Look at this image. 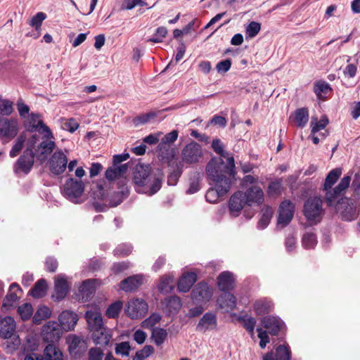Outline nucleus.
<instances>
[{"instance_id": "obj_1", "label": "nucleus", "mask_w": 360, "mask_h": 360, "mask_svg": "<svg viewBox=\"0 0 360 360\" xmlns=\"http://www.w3.org/2000/svg\"><path fill=\"white\" fill-rule=\"evenodd\" d=\"M229 164L228 167L225 166L221 158H212L207 163L206 174L214 185L205 194L207 202H217L220 198L229 191L231 184L236 180L235 161L230 158Z\"/></svg>"}, {"instance_id": "obj_2", "label": "nucleus", "mask_w": 360, "mask_h": 360, "mask_svg": "<svg viewBox=\"0 0 360 360\" xmlns=\"http://www.w3.org/2000/svg\"><path fill=\"white\" fill-rule=\"evenodd\" d=\"M129 158L128 153L115 155L112 158V166L110 167L105 171V178L110 184L116 183L118 191L114 193L116 200H110V203L112 206L115 207L120 204L123 200L129 195V189L127 186L128 180L127 179V174L129 170L128 163L121 164Z\"/></svg>"}, {"instance_id": "obj_3", "label": "nucleus", "mask_w": 360, "mask_h": 360, "mask_svg": "<svg viewBox=\"0 0 360 360\" xmlns=\"http://www.w3.org/2000/svg\"><path fill=\"white\" fill-rule=\"evenodd\" d=\"M163 174L154 172L148 165L138 163L133 170V182L137 192L152 195L162 186Z\"/></svg>"}, {"instance_id": "obj_4", "label": "nucleus", "mask_w": 360, "mask_h": 360, "mask_svg": "<svg viewBox=\"0 0 360 360\" xmlns=\"http://www.w3.org/2000/svg\"><path fill=\"white\" fill-rule=\"evenodd\" d=\"M44 340L50 342L44 349L46 360H63L62 352L55 347L54 342L60 338V331L56 323H49L43 328Z\"/></svg>"}, {"instance_id": "obj_5", "label": "nucleus", "mask_w": 360, "mask_h": 360, "mask_svg": "<svg viewBox=\"0 0 360 360\" xmlns=\"http://www.w3.org/2000/svg\"><path fill=\"white\" fill-rule=\"evenodd\" d=\"M303 212L311 224L319 223L324 214L322 199L317 196L309 198L304 202Z\"/></svg>"}, {"instance_id": "obj_6", "label": "nucleus", "mask_w": 360, "mask_h": 360, "mask_svg": "<svg viewBox=\"0 0 360 360\" xmlns=\"http://www.w3.org/2000/svg\"><path fill=\"white\" fill-rule=\"evenodd\" d=\"M333 207H335V211L340 214L342 219L345 221H352L355 219L359 210L354 200L349 198H341Z\"/></svg>"}, {"instance_id": "obj_7", "label": "nucleus", "mask_w": 360, "mask_h": 360, "mask_svg": "<svg viewBox=\"0 0 360 360\" xmlns=\"http://www.w3.org/2000/svg\"><path fill=\"white\" fill-rule=\"evenodd\" d=\"M203 153L200 144L191 141L186 144L181 150V156L183 162L195 164L200 162L202 158Z\"/></svg>"}, {"instance_id": "obj_8", "label": "nucleus", "mask_w": 360, "mask_h": 360, "mask_svg": "<svg viewBox=\"0 0 360 360\" xmlns=\"http://www.w3.org/2000/svg\"><path fill=\"white\" fill-rule=\"evenodd\" d=\"M84 185L80 180L73 178L68 179L63 186L65 196L73 202H77L79 198L84 193Z\"/></svg>"}, {"instance_id": "obj_9", "label": "nucleus", "mask_w": 360, "mask_h": 360, "mask_svg": "<svg viewBox=\"0 0 360 360\" xmlns=\"http://www.w3.org/2000/svg\"><path fill=\"white\" fill-rule=\"evenodd\" d=\"M48 164L49 170L52 174L60 175L67 168L68 158L63 150L59 149L52 154Z\"/></svg>"}, {"instance_id": "obj_10", "label": "nucleus", "mask_w": 360, "mask_h": 360, "mask_svg": "<svg viewBox=\"0 0 360 360\" xmlns=\"http://www.w3.org/2000/svg\"><path fill=\"white\" fill-rule=\"evenodd\" d=\"M148 311V304L142 299H133L128 302L126 313L132 319L143 317Z\"/></svg>"}, {"instance_id": "obj_11", "label": "nucleus", "mask_w": 360, "mask_h": 360, "mask_svg": "<svg viewBox=\"0 0 360 360\" xmlns=\"http://www.w3.org/2000/svg\"><path fill=\"white\" fill-rule=\"evenodd\" d=\"M34 153L32 149L27 148L23 154L18 159L14 165V172L16 174L23 172L28 174L34 164Z\"/></svg>"}, {"instance_id": "obj_12", "label": "nucleus", "mask_w": 360, "mask_h": 360, "mask_svg": "<svg viewBox=\"0 0 360 360\" xmlns=\"http://www.w3.org/2000/svg\"><path fill=\"white\" fill-rule=\"evenodd\" d=\"M351 179V175L345 176L338 185L333 188V191H328L326 193L325 200L328 207L333 206L335 201L340 193L349 187Z\"/></svg>"}, {"instance_id": "obj_13", "label": "nucleus", "mask_w": 360, "mask_h": 360, "mask_svg": "<svg viewBox=\"0 0 360 360\" xmlns=\"http://www.w3.org/2000/svg\"><path fill=\"white\" fill-rule=\"evenodd\" d=\"M294 214V205L289 200H284L281 202L278 216V224L282 227L288 225L292 220Z\"/></svg>"}, {"instance_id": "obj_14", "label": "nucleus", "mask_w": 360, "mask_h": 360, "mask_svg": "<svg viewBox=\"0 0 360 360\" xmlns=\"http://www.w3.org/2000/svg\"><path fill=\"white\" fill-rule=\"evenodd\" d=\"M191 296L197 302H206L211 299L212 290L206 283L200 282L192 290Z\"/></svg>"}, {"instance_id": "obj_15", "label": "nucleus", "mask_w": 360, "mask_h": 360, "mask_svg": "<svg viewBox=\"0 0 360 360\" xmlns=\"http://www.w3.org/2000/svg\"><path fill=\"white\" fill-rule=\"evenodd\" d=\"M18 133V123L15 120L0 116V136L9 139L14 138Z\"/></svg>"}, {"instance_id": "obj_16", "label": "nucleus", "mask_w": 360, "mask_h": 360, "mask_svg": "<svg viewBox=\"0 0 360 360\" xmlns=\"http://www.w3.org/2000/svg\"><path fill=\"white\" fill-rule=\"evenodd\" d=\"M245 194L242 191L236 192L229 200V211L232 216L237 217L244 206L247 204Z\"/></svg>"}, {"instance_id": "obj_17", "label": "nucleus", "mask_w": 360, "mask_h": 360, "mask_svg": "<svg viewBox=\"0 0 360 360\" xmlns=\"http://www.w3.org/2000/svg\"><path fill=\"white\" fill-rule=\"evenodd\" d=\"M58 321L62 328L65 331H69L74 329L77 323L78 317L72 311L65 310L59 315Z\"/></svg>"}, {"instance_id": "obj_18", "label": "nucleus", "mask_w": 360, "mask_h": 360, "mask_svg": "<svg viewBox=\"0 0 360 360\" xmlns=\"http://www.w3.org/2000/svg\"><path fill=\"white\" fill-rule=\"evenodd\" d=\"M217 325L216 316L212 313L207 312L200 319L196 326V330L202 333H205L207 330L216 328Z\"/></svg>"}, {"instance_id": "obj_19", "label": "nucleus", "mask_w": 360, "mask_h": 360, "mask_svg": "<svg viewBox=\"0 0 360 360\" xmlns=\"http://www.w3.org/2000/svg\"><path fill=\"white\" fill-rule=\"evenodd\" d=\"M70 286L64 275H58L55 280V295L53 297L58 301L63 300L68 294Z\"/></svg>"}, {"instance_id": "obj_20", "label": "nucleus", "mask_w": 360, "mask_h": 360, "mask_svg": "<svg viewBox=\"0 0 360 360\" xmlns=\"http://www.w3.org/2000/svg\"><path fill=\"white\" fill-rule=\"evenodd\" d=\"M46 140L42 141L38 146L37 152V158L41 162H44L47 156L50 155L56 148V143L53 141L49 140L46 138ZM51 138H50L51 139Z\"/></svg>"}, {"instance_id": "obj_21", "label": "nucleus", "mask_w": 360, "mask_h": 360, "mask_svg": "<svg viewBox=\"0 0 360 360\" xmlns=\"http://www.w3.org/2000/svg\"><path fill=\"white\" fill-rule=\"evenodd\" d=\"M39 117V114L31 113L30 123L32 124V131H38L40 134H44V138H53L51 129L44 123L42 120H39L37 123V120Z\"/></svg>"}, {"instance_id": "obj_22", "label": "nucleus", "mask_w": 360, "mask_h": 360, "mask_svg": "<svg viewBox=\"0 0 360 360\" xmlns=\"http://www.w3.org/2000/svg\"><path fill=\"white\" fill-rule=\"evenodd\" d=\"M245 194V201L248 205H260L264 201V192L259 186H252Z\"/></svg>"}, {"instance_id": "obj_23", "label": "nucleus", "mask_w": 360, "mask_h": 360, "mask_svg": "<svg viewBox=\"0 0 360 360\" xmlns=\"http://www.w3.org/2000/svg\"><path fill=\"white\" fill-rule=\"evenodd\" d=\"M262 326L269 330V333L273 335H276L280 331L283 322L275 316H264L261 320Z\"/></svg>"}, {"instance_id": "obj_24", "label": "nucleus", "mask_w": 360, "mask_h": 360, "mask_svg": "<svg viewBox=\"0 0 360 360\" xmlns=\"http://www.w3.org/2000/svg\"><path fill=\"white\" fill-rule=\"evenodd\" d=\"M15 322L13 318L6 316L0 321V337L10 338L15 332Z\"/></svg>"}, {"instance_id": "obj_25", "label": "nucleus", "mask_w": 360, "mask_h": 360, "mask_svg": "<svg viewBox=\"0 0 360 360\" xmlns=\"http://www.w3.org/2000/svg\"><path fill=\"white\" fill-rule=\"evenodd\" d=\"M69 351L71 355H80L86 349V342L76 335H70L68 339Z\"/></svg>"}, {"instance_id": "obj_26", "label": "nucleus", "mask_w": 360, "mask_h": 360, "mask_svg": "<svg viewBox=\"0 0 360 360\" xmlns=\"http://www.w3.org/2000/svg\"><path fill=\"white\" fill-rule=\"evenodd\" d=\"M85 318L91 331L103 326L101 314L97 310H88Z\"/></svg>"}, {"instance_id": "obj_27", "label": "nucleus", "mask_w": 360, "mask_h": 360, "mask_svg": "<svg viewBox=\"0 0 360 360\" xmlns=\"http://www.w3.org/2000/svg\"><path fill=\"white\" fill-rule=\"evenodd\" d=\"M95 279H87L82 282L79 287V292L82 299L84 301L89 300L95 293L96 290Z\"/></svg>"}, {"instance_id": "obj_28", "label": "nucleus", "mask_w": 360, "mask_h": 360, "mask_svg": "<svg viewBox=\"0 0 360 360\" xmlns=\"http://www.w3.org/2000/svg\"><path fill=\"white\" fill-rule=\"evenodd\" d=\"M197 280V276L193 272L184 274L178 282V290L183 292H188Z\"/></svg>"}, {"instance_id": "obj_29", "label": "nucleus", "mask_w": 360, "mask_h": 360, "mask_svg": "<svg viewBox=\"0 0 360 360\" xmlns=\"http://www.w3.org/2000/svg\"><path fill=\"white\" fill-rule=\"evenodd\" d=\"M290 351L288 347L284 345H279L276 349V352H269L263 356V360H290Z\"/></svg>"}, {"instance_id": "obj_30", "label": "nucleus", "mask_w": 360, "mask_h": 360, "mask_svg": "<svg viewBox=\"0 0 360 360\" xmlns=\"http://www.w3.org/2000/svg\"><path fill=\"white\" fill-rule=\"evenodd\" d=\"M218 286L224 292H227L234 288V278L232 273L224 271L221 273L218 278Z\"/></svg>"}, {"instance_id": "obj_31", "label": "nucleus", "mask_w": 360, "mask_h": 360, "mask_svg": "<svg viewBox=\"0 0 360 360\" xmlns=\"http://www.w3.org/2000/svg\"><path fill=\"white\" fill-rule=\"evenodd\" d=\"M217 303L220 308L224 309L226 311L233 310L236 304V299L233 294L229 292H224L218 297Z\"/></svg>"}, {"instance_id": "obj_32", "label": "nucleus", "mask_w": 360, "mask_h": 360, "mask_svg": "<svg viewBox=\"0 0 360 360\" xmlns=\"http://www.w3.org/2000/svg\"><path fill=\"white\" fill-rule=\"evenodd\" d=\"M92 331V339L96 345H108L111 339V335L109 334L107 328L103 326L101 327L100 329H96Z\"/></svg>"}, {"instance_id": "obj_33", "label": "nucleus", "mask_w": 360, "mask_h": 360, "mask_svg": "<svg viewBox=\"0 0 360 360\" xmlns=\"http://www.w3.org/2000/svg\"><path fill=\"white\" fill-rule=\"evenodd\" d=\"M47 291L46 281L44 278L39 279L30 290V295L34 298H41L46 295Z\"/></svg>"}, {"instance_id": "obj_34", "label": "nucleus", "mask_w": 360, "mask_h": 360, "mask_svg": "<svg viewBox=\"0 0 360 360\" xmlns=\"http://www.w3.org/2000/svg\"><path fill=\"white\" fill-rule=\"evenodd\" d=\"M342 174L340 168H335L331 170L327 175L323 184V191L327 193L328 191H333L332 186L335 184Z\"/></svg>"}, {"instance_id": "obj_35", "label": "nucleus", "mask_w": 360, "mask_h": 360, "mask_svg": "<svg viewBox=\"0 0 360 360\" xmlns=\"http://www.w3.org/2000/svg\"><path fill=\"white\" fill-rule=\"evenodd\" d=\"M293 120L297 127L303 128L309 120V111L306 108H298L295 111Z\"/></svg>"}, {"instance_id": "obj_36", "label": "nucleus", "mask_w": 360, "mask_h": 360, "mask_svg": "<svg viewBox=\"0 0 360 360\" xmlns=\"http://www.w3.org/2000/svg\"><path fill=\"white\" fill-rule=\"evenodd\" d=\"M212 148L217 154L226 159L227 162L225 163V166L228 167L229 165L230 158H232L234 161L233 157L229 152L224 150V146L219 139H215L212 141Z\"/></svg>"}, {"instance_id": "obj_37", "label": "nucleus", "mask_w": 360, "mask_h": 360, "mask_svg": "<svg viewBox=\"0 0 360 360\" xmlns=\"http://www.w3.org/2000/svg\"><path fill=\"white\" fill-rule=\"evenodd\" d=\"M141 283L138 276H131L120 283V288L125 292H131L136 289Z\"/></svg>"}, {"instance_id": "obj_38", "label": "nucleus", "mask_w": 360, "mask_h": 360, "mask_svg": "<svg viewBox=\"0 0 360 360\" xmlns=\"http://www.w3.org/2000/svg\"><path fill=\"white\" fill-rule=\"evenodd\" d=\"M165 304L169 313H176L181 307V302L179 297L176 295L170 296L165 300Z\"/></svg>"}, {"instance_id": "obj_39", "label": "nucleus", "mask_w": 360, "mask_h": 360, "mask_svg": "<svg viewBox=\"0 0 360 360\" xmlns=\"http://www.w3.org/2000/svg\"><path fill=\"white\" fill-rule=\"evenodd\" d=\"M51 309L46 307L43 306L38 309L33 316V322L35 324H40L42 321L49 319L51 316Z\"/></svg>"}, {"instance_id": "obj_40", "label": "nucleus", "mask_w": 360, "mask_h": 360, "mask_svg": "<svg viewBox=\"0 0 360 360\" xmlns=\"http://www.w3.org/2000/svg\"><path fill=\"white\" fill-rule=\"evenodd\" d=\"M123 304L121 301H116L112 303L106 309L105 315L109 319H116L118 317L122 309Z\"/></svg>"}, {"instance_id": "obj_41", "label": "nucleus", "mask_w": 360, "mask_h": 360, "mask_svg": "<svg viewBox=\"0 0 360 360\" xmlns=\"http://www.w3.org/2000/svg\"><path fill=\"white\" fill-rule=\"evenodd\" d=\"M174 288V278L170 276H164L160 279L159 290L162 293H168Z\"/></svg>"}, {"instance_id": "obj_42", "label": "nucleus", "mask_w": 360, "mask_h": 360, "mask_svg": "<svg viewBox=\"0 0 360 360\" xmlns=\"http://www.w3.org/2000/svg\"><path fill=\"white\" fill-rule=\"evenodd\" d=\"M254 309L257 314L263 315L271 311V304L269 302L258 300L254 304Z\"/></svg>"}, {"instance_id": "obj_43", "label": "nucleus", "mask_w": 360, "mask_h": 360, "mask_svg": "<svg viewBox=\"0 0 360 360\" xmlns=\"http://www.w3.org/2000/svg\"><path fill=\"white\" fill-rule=\"evenodd\" d=\"M302 246L306 249L314 248L316 243V236L312 232H307L302 236Z\"/></svg>"}, {"instance_id": "obj_44", "label": "nucleus", "mask_w": 360, "mask_h": 360, "mask_svg": "<svg viewBox=\"0 0 360 360\" xmlns=\"http://www.w3.org/2000/svg\"><path fill=\"white\" fill-rule=\"evenodd\" d=\"M177 137L178 131L176 130H173L172 131L165 134L162 138V141L158 145L159 150H162L163 148H165L167 146L174 143L177 139Z\"/></svg>"}, {"instance_id": "obj_45", "label": "nucleus", "mask_w": 360, "mask_h": 360, "mask_svg": "<svg viewBox=\"0 0 360 360\" xmlns=\"http://www.w3.org/2000/svg\"><path fill=\"white\" fill-rule=\"evenodd\" d=\"M261 30V24L252 21L250 22L245 28V36L246 38H254L257 35Z\"/></svg>"}, {"instance_id": "obj_46", "label": "nucleus", "mask_w": 360, "mask_h": 360, "mask_svg": "<svg viewBox=\"0 0 360 360\" xmlns=\"http://www.w3.org/2000/svg\"><path fill=\"white\" fill-rule=\"evenodd\" d=\"M167 337V332L163 328H155L152 332V338L154 340L155 343L160 346L165 340Z\"/></svg>"}, {"instance_id": "obj_47", "label": "nucleus", "mask_w": 360, "mask_h": 360, "mask_svg": "<svg viewBox=\"0 0 360 360\" xmlns=\"http://www.w3.org/2000/svg\"><path fill=\"white\" fill-rule=\"evenodd\" d=\"M156 114L153 112H149L146 114L141 115L133 119V124L134 126L138 127L148 122L150 120L155 118Z\"/></svg>"}, {"instance_id": "obj_48", "label": "nucleus", "mask_w": 360, "mask_h": 360, "mask_svg": "<svg viewBox=\"0 0 360 360\" xmlns=\"http://www.w3.org/2000/svg\"><path fill=\"white\" fill-rule=\"evenodd\" d=\"M18 312L22 320H28L33 313V308L29 303H25L18 308Z\"/></svg>"}, {"instance_id": "obj_49", "label": "nucleus", "mask_w": 360, "mask_h": 360, "mask_svg": "<svg viewBox=\"0 0 360 360\" xmlns=\"http://www.w3.org/2000/svg\"><path fill=\"white\" fill-rule=\"evenodd\" d=\"M328 123V120L326 116L322 117L319 121H317V120L315 118H312L311 121V124L312 126L311 134H314L320 130L323 129Z\"/></svg>"}, {"instance_id": "obj_50", "label": "nucleus", "mask_w": 360, "mask_h": 360, "mask_svg": "<svg viewBox=\"0 0 360 360\" xmlns=\"http://www.w3.org/2000/svg\"><path fill=\"white\" fill-rule=\"evenodd\" d=\"M273 215V211L271 208L266 207L264 210H263V213L262 215V217L260 218L259 222H258V226L259 228L263 229L266 228Z\"/></svg>"}, {"instance_id": "obj_51", "label": "nucleus", "mask_w": 360, "mask_h": 360, "mask_svg": "<svg viewBox=\"0 0 360 360\" xmlns=\"http://www.w3.org/2000/svg\"><path fill=\"white\" fill-rule=\"evenodd\" d=\"M282 181L276 180L271 181L268 186L267 193L271 196H278L281 193Z\"/></svg>"}, {"instance_id": "obj_52", "label": "nucleus", "mask_w": 360, "mask_h": 360, "mask_svg": "<svg viewBox=\"0 0 360 360\" xmlns=\"http://www.w3.org/2000/svg\"><path fill=\"white\" fill-rule=\"evenodd\" d=\"M167 34V30L165 27H159L155 32L154 36L150 38L148 41L154 42V43H160L162 42L163 39Z\"/></svg>"}, {"instance_id": "obj_53", "label": "nucleus", "mask_w": 360, "mask_h": 360, "mask_svg": "<svg viewBox=\"0 0 360 360\" xmlns=\"http://www.w3.org/2000/svg\"><path fill=\"white\" fill-rule=\"evenodd\" d=\"M46 15L44 13L39 12L32 18L29 25L34 27L36 30H38L41 27L42 22L46 19Z\"/></svg>"}, {"instance_id": "obj_54", "label": "nucleus", "mask_w": 360, "mask_h": 360, "mask_svg": "<svg viewBox=\"0 0 360 360\" xmlns=\"http://www.w3.org/2000/svg\"><path fill=\"white\" fill-rule=\"evenodd\" d=\"M131 347L129 342H122L116 345L115 353L122 356H128Z\"/></svg>"}, {"instance_id": "obj_55", "label": "nucleus", "mask_w": 360, "mask_h": 360, "mask_svg": "<svg viewBox=\"0 0 360 360\" xmlns=\"http://www.w3.org/2000/svg\"><path fill=\"white\" fill-rule=\"evenodd\" d=\"M330 85L325 82H318L314 86V92L317 97L322 96L323 94H327L330 90Z\"/></svg>"}, {"instance_id": "obj_56", "label": "nucleus", "mask_w": 360, "mask_h": 360, "mask_svg": "<svg viewBox=\"0 0 360 360\" xmlns=\"http://www.w3.org/2000/svg\"><path fill=\"white\" fill-rule=\"evenodd\" d=\"M13 103L8 100H0V111L4 115H10L13 112Z\"/></svg>"}, {"instance_id": "obj_57", "label": "nucleus", "mask_w": 360, "mask_h": 360, "mask_svg": "<svg viewBox=\"0 0 360 360\" xmlns=\"http://www.w3.org/2000/svg\"><path fill=\"white\" fill-rule=\"evenodd\" d=\"M25 142V139L22 136H19L15 142V144L12 147L10 151V156L11 158H14L17 156V155L20 153V151L22 149L23 144Z\"/></svg>"}, {"instance_id": "obj_58", "label": "nucleus", "mask_w": 360, "mask_h": 360, "mask_svg": "<svg viewBox=\"0 0 360 360\" xmlns=\"http://www.w3.org/2000/svg\"><path fill=\"white\" fill-rule=\"evenodd\" d=\"M131 247L129 245L122 244L118 245L114 250L115 255L124 257L129 255L131 252Z\"/></svg>"}, {"instance_id": "obj_59", "label": "nucleus", "mask_w": 360, "mask_h": 360, "mask_svg": "<svg viewBox=\"0 0 360 360\" xmlns=\"http://www.w3.org/2000/svg\"><path fill=\"white\" fill-rule=\"evenodd\" d=\"M137 5L143 6L146 5V3L143 0H125L122 4L121 8L122 10H131Z\"/></svg>"}, {"instance_id": "obj_60", "label": "nucleus", "mask_w": 360, "mask_h": 360, "mask_svg": "<svg viewBox=\"0 0 360 360\" xmlns=\"http://www.w3.org/2000/svg\"><path fill=\"white\" fill-rule=\"evenodd\" d=\"M231 63L230 59L219 61L216 65V69L219 73H225L230 70Z\"/></svg>"}, {"instance_id": "obj_61", "label": "nucleus", "mask_w": 360, "mask_h": 360, "mask_svg": "<svg viewBox=\"0 0 360 360\" xmlns=\"http://www.w3.org/2000/svg\"><path fill=\"white\" fill-rule=\"evenodd\" d=\"M17 300L18 295L15 292H9L4 300L3 307H9L13 306Z\"/></svg>"}, {"instance_id": "obj_62", "label": "nucleus", "mask_w": 360, "mask_h": 360, "mask_svg": "<svg viewBox=\"0 0 360 360\" xmlns=\"http://www.w3.org/2000/svg\"><path fill=\"white\" fill-rule=\"evenodd\" d=\"M257 330L258 332V338L260 339L259 346L261 348L264 349L266 344L269 342V338L267 332L260 328H258Z\"/></svg>"}, {"instance_id": "obj_63", "label": "nucleus", "mask_w": 360, "mask_h": 360, "mask_svg": "<svg viewBox=\"0 0 360 360\" xmlns=\"http://www.w3.org/2000/svg\"><path fill=\"white\" fill-rule=\"evenodd\" d=\"M79 126V123L75 119L71 118L64 122L63 129L72 133L78 129Z\"/></svg>"}, {"instance_id": "obj_64", "label": "nucleus", "mask_w": 360, "mask_h": 360, "mask_svg": "<svg viewBox=\"0 0 360 360\" xmlns=\"http://www.w3.org/2000/svg\"><path fill=\"white\" fill-rule=\"evenodd\" d=\"M103 353L100 348H91L89 352V360H103Z\"/></svg>"}]
</instances>
